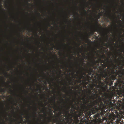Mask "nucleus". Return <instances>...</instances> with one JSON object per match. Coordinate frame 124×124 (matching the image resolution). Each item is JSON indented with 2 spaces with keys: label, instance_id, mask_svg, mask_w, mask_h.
<instances>
[{
  "label": "nucleus",
  "instance_id": "1",
  "mask_svg": "<svg viewBox=\"0 0 124 124\" xmlns=\"http://www.w3.org/2000/svg\"><path fill=\"white\" fill-rule=\"evenodd\" d=\"M111 68L110 66L108 67L111 71L110 72L108 71L109 78L106 79L105 82L107 84L110 82L111 84L112 85L113 81L116 79V77L118 76V79L115 83V85L116 88L120 90L117 91V93L118 96H117V98L124 101V69L122 67L121 70H116L115 71L114 69Z\"/></svg>",
  "mask_w": 124,
  "mask_h": 124
},
{
  "label": "nucleus",
  "instance_id": "2",
  "mask_svg": "<svg viewBox=\"0 0 124 124\" xmlns=\"http://www.w3.org/2000/svg\"><path fill=\"white\" fill-rule=\"evenodd\" d=\"M95 90L92 91L89 90L88 92L87 98V102L88 103L89 100L91 99L93 101H90L91 102L88 104V107H86V110H85L86 113L88 111L89 113H92L94 114L98 110H100L102 108V106L103 105V103H102V101H105L106 98H101L99 95V93H96Z\"/></svg>",
  "mask_w": 124,
  "mask_h": 124
},
{
  "label": "nucleus",
  "instance_id": "3",
  "mask_svg": "<svg viewBox=\"0 0 124 124\" xmlns=\"http://www.w3.org/2000/svg\"><path fill=\"white\" fill-rule=\"evenodd\" d=\"M53 113L52 111H51L50 115L49 117H46V118L47 119V120L44 119V120H41V119L39 120V119H38L37 120H35V117L36 116V113H34V118L35 121V122L32 123H31V121L30 120V124H49L50 122H52V124H65V121L64 120L62 123H61V120L62 121V120L65 119L63 117V115L61 114V113H60L59 116H57V118L56 119H53L52 120V119L54 117V116H53Z\"/></svg>",
  "mask_w": 124,
  "mask_h": 124
},
{
  "label": "nucleus",
  "instance_id": "4",
  "mask_svg": "<svg viewBox=\"0 0 124 124\" xmlns=\"http://www.w3.org/2000/svg\"><path fill=\"white\" fill-rule=\"evenodd\" d=\"M83 113L79 112L78 115L76 114L74 116V119H72V117L70 118V119L69 117H67L65 120H61V122L62 123L64 120H65V124H83L81 123H79V120L78 119V117H81V116H82Z\"/></svg>",
  "mask_w": 124,
  "mask_h": 124
},
{
  "label": "nucleus",
  "instance_id": "5",
  "mask_svg": "<svg viewBox=\"0 0 124 124\" xmlns=\"http://www.w3.org/2000/svg\"><path fill=\"white\" fill-rule=\"evenodd\" d=\"M124 117L121 114H117L112 122V124H123L124 123Z\"/></svg>",
  "mask_w": 124,
  "mask_h": 124
},
{
  "label": "nucleus",
  "instance_id": "6",
  "mask_svg": "<svg viewBox=\"0 0 124 124\" xmlns=\"http://www.w3.org/2000/svg\"><path fill=\"white\" fill-rule=\"evenodd\" d=\"M116 94L115 92H112L111 93H110L108 94L107 95H105L104 98H106L105 100V101H102V103H103V106H102V108L101 109H100V110H101V111H103L104 109L106 107L104 105V103H106L107 101H108V100L107 99V98H108L109 100H111L114 99V96L115 95H116Z\"/></svg>",
  "mask_w": 124,
  "mask_h": 124
},
{
  "label": "nucleus",
  "instance_id": "7",
  "mask_svg": "<svg viewBox=\"0 0 124 124\" xmlns=\"http://www.w3.org/2000/svg\"><path fill=\"white\" fill-rule=\"evenodd\" d=\"M94 78L95 79H97V83H98V85L97 88H98L99 90V94L100 95L101 94V87L100 86V85H101L102 82L101 80H102V78H101V76H100V74H98V73H96L94 76Z\"/></svg>",
  "mask_w": 124,
  "mask_h": 124
},
{
  "label": "nucleus",
  "instance_id": "8",
  "mask_svg": "<svg viewBox=\"0 0 124 124\" xmlns=\"http://www.w3.org/2000/svg\"><path fill=\"white\" fill-rule=\"evenodd\" d=\"M101 114V113H97L94 116L95 117V123L96 124H105L104 123H102L103 120L100 118V116Z\"/></svg>",
  "mask_w": 124,
  "mask_h": 124
},
{
  "label": "nucleus",
  "instance_id": "9",
  "mask_svg": "<svg viewBox=\"0 0 124 124\" xmlns=\"http://www.w3.org/2000/svg\"><path fill=\"white\" fill-rule=\"evenodd\" d=\"M64 107L66 109L63 110V111H64L65 112L64 113H63V114L64 115V116L66 117V119L67 117H69V119H70V118L69 117V116L70 115V114L69 113V108H70V105H67V107L66 105Z\"/></svg>",
  "mask_w": 124,
  "mask_h": 124
},
{
  "label": "nucleus",
  "instance_id": "10",
  "mask_svg": "<svg viewBox=\"0 0 124 124\" xmlns=\"http://www.w3.org/2000/svg\"><path fill=\"white\" fill-rule=\"evenodd\" d=\"M108 70L107 69H106L103 71V73H105V74H103V73H102L100 75V76H101V78H105V79L104 80V81L107 78H109V76H108ZM105 83V82H104Z\"/></svg>",
  "mask_w": 124,
  "mask_h": 124
},
{
  "label": "nucleus",
  "instance_id": "11",
  "mask_svg": "<svg viewBox=\"0 0 124 124\" xmlns=\"http://www.w3.org/2000/svg\"><path fill=\"white\" fill-rule=\"evenodd\" d=\"M96 25L97 27L94 28L93 31L91 32L90 33V34L91 36H92V35H93V33L94 32H100L101 31V30L99 28V27H100L101 28H102V27H100L98 25V22H97Z\"/></svg>",
  "mask_w": 124,
  "mask_h": 124
},
{
  "label": "nucleus",
  "instance_id": "12",
  "mask_svg": "<svg viewBox=\"0 0 124 124\" xmlns=\"http://www.w3.org/2000/svg\"><path fill=\"white\" fill-rule=\"evenodd\" d=\"M93 81L94 82V83H93V86H94H94H95V93H99L98 88H97V81L96 79H93ZM100 90V89L99 90Z\"/></svg>",
  "mask_w": 124,
  "mask_h": 124
},
{
  "label": "nucleus",
  "instance_id": "13",
  "mask_svg": "<svg viewBox=\"0 0 124 124\" xmlns=\"http://www.w3.org/2000/svg\"><path fill=\"white\" fill-rule=\"evenodd\" d=\"M23 115V113L21 114V116H20V117L21 119V120H20V121H18L17 120H16L15 119L11 118V119L13 121H14V122H16V123H15V124H19L20 123H22L23 122L24 123H26L27 121H26L24 120L25 121H23V117H22V115Z\"/></svg>",
  "mask_w": 124,
  "mask_h": 124
},
{
  "label": "nucleus",
  "instance_id": "14",
  "mask_svg": "<svg viewBox=\"0 0 124 124\" xmlns=\"http://www.w3.org/2000/svg\"><path fill=\"white\" fill-rule=\"evenodd\" d=\"M106 83V84L107 85H112V84H111V83H108L107 84L106 83H105L104 82H102L101 85H100V86L101 87V94H102V91H104L105 90V89L104 86L105 85V84Z\"/></svg>",
  "mask_w": 124,
  "mask_h": 124
},
{
  "label": "nucleus",
  "instance_id": "15",
  "mask_svg": "<svg viewBox=\"0 0 124 124\" xmlns=\"http://www.w3.org/2000/svg\"><path fill=\"white\" fill-rule=\"evenodd\" d=\"M110 62L111 63V64L110 65V67L113 68L116 70L117 68V64L114 63L111 60Z\"/></svg>",
  "mask_w": 124,
  "mask_h": 124
},
{
  "label": "nucleus",
  "instance_id": "16",
  "mask_svg": "<svg viewBox=\"0 0 124 124\" xmlns=\"http://www.w3.org/2000/svg\"><path fill=\"white\" fill-rule=\"evenodd\" d=\"M85 78L84 76H83V75H82L80 76L78 78V80H76V81L78 83H81L82 81L81 79L83 78Z\"/></svg>",
  "mask_w": 124,
  "mask_h": 124
},
{
  "label": "nucleus",
  "instance_id": "17",
  "mask_svg": "<svg viewBox=\"0 0 124 124\" xmlns=\"http://www.w3.org/2000/svg\"><path fill=\"white\" fill-rule=\"evenodd\" d=\"M113 57H114V58L113 59V62L114 63H117L118 62L117 60V56H114V55H113Z\"/></svg>",
  "mask_w": 124,
  "mask_h": 124
},
{
  "label": "nucleus",
  "instance_id": "18",
  "mask_svg": "<svg viewBox=\"0 0 124 124\" xmlns=\"http://www.w3.org/2000/svg\"><path fill=\"white\" fill-rule=\"evenodd\" d=\"M92 62L93 64L94 65H95L96 64V63H99V61H95L94 60H92Z\"/></svg>",
  "mask_w": 124,
  "mask_h": 124
},
{
  "label": "nucleus",
  "instance_id": "19",
  "mask_svg": "<svg viewBox=\"0 0 124 124\" xmlns=\"http://www.w3.org/2000/svg\"><path fill=\"white\" fill-rule=\"evenodd\" d=\"M87 71H90L91 73H92L93 72V69H92V68H91L90 67L89 70H87Z\"/></svg>",
  "mask_w": 124,
  "mask_h": 124
},
{
  "label": "nucleus",
  "instance_id": "20",
  "mask_svg": "<svg viewBox=\"0 0 124 124\" xmlns=\"http://www.w3.org/2000/svg\"><path fill=\"white\" fill-rule=\"evenodd\" d=\"M111 17L112 16L111 15V14L110 13H109L107 14V17L108 18H109L110 19H111Z\"/></svg>",
  "mask_w": 124,
  "mask_h": 124
},
{
  "label": "nucleus",
  "instance_id": "21",
  "mask_svg": "<svg viewBox=\"0 0 124 124\" xmlns=\"http://www.w3.org/2000/svg\"><path fill=\"white\" fill-rule=\"evenodd\" d=\"M91 85V88L92 90H96L95 88L94 87V86H93V84Z\"/></svg>",
  "mask_w": 124,
  "mask_h": 124
},
{
  "label": "nucleus",
  "instance_id": "22",
  "mask_svg": "<svg viewBox=\"0 0 124 124\" xmlns=\"http://www.w3.org/2000/svg\"><path fill=\"white\" fill-rule=\"evenodd\" d=\"M25 118L27 119L28 121H29L30 118V116H27L25 117Z\"/></svg>",
  "mask_w": 124,
  "mask_h": 124
},
{
  "label": "nucleus",
  "instance_id": "23",
  "mask_svg": "<svg viewBox=\"0 0 124 124\" xmlns=\"http://www.w3.org/2000/svg\"><path fill=\"white\" fill-rule=\"evenodd\" d=\"M88 72V74L89 75H91V76L93 77V74L92 73H91L90 71H87Z\"/></svg>",
  "mask_w": 124,
  "mask_h": 124
},
{
  "label": "nucleus",
  "instance_id": "24",
  "mask_svg": "<svg viewBox=\"0 0 124 124\" xmlns=\"http://www.w3.org/2000/svg\"><path fill=\"white\" fill-rule=\"evenodd\" d=\"M67 87H66V86L65 87V88L63 89V92H66V91H67Z\"/></svg>",
  "mask_w": 124,
  "mask_h": 124
},
{
  "label": "nucleus",
  "instance_id": "25",
  "mask_svg": "<svg viewBox=\"0 0 124 124\" xmlns=\"http://www.w3.org/2000/svg\"><path fill=\"white\" fill-rule=\"evenodd\" d=\"M1 92L3 93H5V90L4 89H0Z\"/></svg>",
  "mask_w": 124,
  "mask_h": 124
},
{
  "label": "nucleus",
  "instance_id": "26",
  "mask_svg": "<svg viewBox=\"0 0 124 124\" xmlns=\"http://www.w3.org/2000/svg\"><path fill=\"white\" fill-rule=\"evenodd\" d=\"M6 77V76H9L8 75V74L7 73V72H5L4 73Z\"/></svg>",
  "mask_w": 124,
  "mask_h": 124
},
{
  "label": "nucleus",
  "instance_id": "27",
  "mask_svg": "<svg viewBox=\"0 0 124 124\" xmlns=\"http://www.w3.org/2000/svg\"><path fill=\"white\" fill-rule=\"evenodd\" d=\"M101 65L102 66H103L104 68H105L107 66V65H104V64H101Z\"/></svg>",
  "mask_w": 124,
  "mask_h": 124
},
{
  "label": "nucleus",
  "instance_id": "28",
  "mask_svg": "<svg viewBox=\"0 0 124 124\" xmlns=\"http://www.w3.org/2000/svg\"><path fill=\"white\" fill-rule=\"evenodd\" d=\"M54 101V102H55V97H54L53 98Z\"/></svg>",
  "mask_w": 124,
  "mask_h": 124
},
{
  "label": "nucleus",
  "instance_id": "29",
  "mask_svg": "<svg viewBox=\"0 0 124 124\" xmlns=\"http://www.w3.org/2000/svg\"><path fill=\"white\" fill-rule=\"evenodd\" d=\"M89 81V80L88 79H86L85 80V81Z\"/></svg>",
  "mask_w": 124,
  "mask_h": 124
},
{
  "label": "nucleus",
  "instance_id": "30",
  "mask_svg": "<svg viewBox=\"0 0 124 124\" xmlns=\"http://www.w3.org/2000/svg\"><path fill=\"white\" fill-rule=\"evenodd\" d=\"M56 48L58 50H59L60 49V47L59 46H57Z\"/></svg>",
  "mask_w": 124,
  "mask_h": 124
},
{
  "label": "nucleus",
  "instance_id": "31",
  "mask_svg": "<svg viewBox=\"0 0 124 124\" xmlns=\"http://www.w3.org/2000/svg\"><path fill=\"white\" fill-rule=\"evenodd\" d=\"M86 57V56L85 55H84V59H83V61H85V60H84V59Z\"/></svg>",
  "mask_w": 124,
  "mask_h": 124
},
{
  "label": "nucleus",
  "instance_id": "32",
  "mask_svg": "<svg viewBox=\"0 0 124 124\" xmlns=\"http://www.w3.org/2000/svg\"><path fill=\"white\" fill-rule=\"evenodd\" d=\"M93 58H94V59H96V57H94V55H93Z\"/></svg>",
  "mask_w": 124,
  "mask_h": 124
},
{
  "label": "nucleus",
  "instance_id": "33",
  "mask_svg": "<svg viewBox=\"0 0 124 124\" xmlns=\"http://www.w3.org/2000/svg\"><path fill=\"white\" fill-rule=\"evenodd\" d=\"M119 54L122 57L121 58H123V57L122 56V55L121 54Z\"/></svg>",
  "mask_w": 124,
  "mask_h": 124
},
{
  "label": "nucleus",
  "instance_id": "34",
  "mask_svg": "<svg viewBox=\"0 0 124 124\" xmlns=\"http://www.w3.org/2000/svg\"><path fill=\"white\" fill-rule=\"evenodd\" d=\"M124 51V45H123V51Z\"/></svg>",
  "mask_w": 124,
  "mask_h": 124
},
{
  "label": "nucleus",
  "instance_id": "35",
  "mask_svg": "<svg viewBox=\"0 0 124 124\" xmlns=\"http://www.w3.org/2000/svg\"><path fill=\"white\" fill-rule=\"evenodd\" d=\"M71 104H72V105L73 106H74V104H73V103L72 102L71 103Z\"/></svg>",
  "mask_w": 124,
  "mask_h": 124
},
{
  "label": "nucleus",
  "instance_id": "36",
  "mask_svg": "<svg viewBox=\"0 0 124 124\" xmlns=\"http://www.w3.org/2000/svg\"><path fill=\"white\" fill-rule=\"evenodd\" d=\"M101 57L102 59L103 58V56L102 55H101Z\"/></svg>",
  "mask_w": 124,
  "mask_h": 124
},
{
  "label": "nucleus",
  "instance_id": "37",
  "mask_svg": "<svg viewBox=\"0 0 124 124\" xmlns=\"http://www.w3.org/2000/svg\"><path fill=\"white\" fill-rule=\"evenodd\" d=\"M83 11H84L85 12L86 11H85V9H84V8H83Z\"/></svg>",
  "mask_w": 124,
  "mask_h": 124
},
{
  "label": "nucleus",
  "instance_id": "38",
  "mask_svg": "<svg viewBox=\"0 0 124 124\" xmlns=\"http://www.w3.org/2000/svg\"><path fill=\"white\" fill-rule=\"evenodd\" d=\"M109 59H107V60H108V62H109Z\"/></svg>",
  "mask_w": 124,
  "mask_h": 124
},
{
  "label": "nucleus",
  "instance_id": "39",
  "mask_svg": "<svg viewBox=\"0 0 124 124\" xmlns=\"http://www.w3.org/2000/svg\"><path fill=\"white\" fill-rule=\"evenodd\" d=\"M46 30L47 31H48V30L47 29V28H46Z\"/></svg>",
  "mask_w": 124,
  "mask_h": 124
},
{
  "label": "nucleus",
  "instance_id": "40",
  "mask_svg": "<svg viewBox=\"0 0 124 124\" xmlns=\"http://www.w3.org/2000/svg\"><path fill=\"white\" fill-rule=\"evenodd\" d=\"M12 90H11V89H10V92H12Z\"/></svg>",
  "mask_w": 124,
  "mask_h": 124
},
{
  "label": "nucleus",
  "instance_id": "41",
  "mask_svg": "<svg viewBox=\"0 0 124 124\" xmlns=\"http://www.w3.org/2000/svg\"><path fill=\"white\" fill-rule=\"evenodd\" d=\"M84 75H86V74L85 73H84Z\"/></svg>",
  "mask_w": 124,
  "mask_h": 124
},
{
  "label": "nucleus",
  "instance_id": "42",
  "mask_svg": "<svg viewBox=\"0 0 124 124\" xmlns=\"http://www.w3.org/2000/svg\"><path fill=\"white\" fill-rule=\"evenodd\" d=\"M37 14H38L39 15H40V14L39 13H37Z\"/></svg>",
  "mask_w": 124,
  "mask_h": 124
},
{
  "label": "nucleus",
  "instance_id": "43",
  "mask_svg": "<svg viewBox=\"0 0 124 124\" xmlns=\"http://www.w3.org/2000/svg\"><path fill=\"white\" fill-rule=\"evenodd\" d=\"M71 84H72V80H71Z\"/></svg>",
  "mask_w": 124,
  "mask_h": 124
},
{
  "label": "nucleus",
  "instance_id": "44",
  "mask_svg": "<svg viewBox=\"0 0 124 124\" xmlns=\"http://www.w3.org/2000/svg\"><path fill=\"white\" fill-rule=\"evenodd\" d=\"M119 58V60L120 61V60H121V58H120V59H119V58Z\"/></svg>",
  "mask_w": 124,
  "mask_h": 124
},
{
  "label": "nucleus",
  "instance_id": "45",
  "mask_svg": "<svg viewBox=\"0 0 124 124\" xmlns=\"http://www.w3.org/2000/svg\"><path fill=\"white\" fill-rule=\"evenodd\" d=\"M107 22H109V20H107Z\"/></svg>",
  "mask_w": 124,
  "mask_h": 124
},
{
  "label": "nucleus",
  "instance_id": "46",
  "mask_svg": "<svg viewBox=\"0 0 124 124\" xmlns=\"http://www.w3.org/2000/svg\"><path fill=\"white\" fill-rule=\"evenodd\" d=\"M105 87H106V88L107 87V85H105Z\"/></svg>",
  "mask_w": 124,
  "mask_h": 124
},
{
  "label": "nucleus",
  "instance_id": "47",
  "mask_svg": "<svg viewBox=\"0 0 124 124\" xmlns=\"http://www.w3.org/2000/svg\"><path fill=\"white\" fill-rule=\"evenodd\" d=\"M76 13L77 14V15H78V13L77 12H76Z\"/></svg>",
  "mask_w": 124,
  "mask_h": 124
},
{
  "label": "nucleus",
  "instance_id": "48",
  "mask_svg": "<svg viewBox=\"0 0 124 124\" xmlns=\"http://www.w3.org/2000/svg\"><path fill=\"white\" fill-rule=\"evenodd\" d=\"M108 36H107V39H108Z\"/></svg>",
  "mask_w": 124,
  "mask_h": 124
},
{
  "label": "nucleus",
  "instance_id": "49",
  "mask_svg": "<svg viewBox=\"0 0 124 124\" xmlns=\"http://www.w3.org/2000/svg\"><path fill=\"white\" fill-rule=\"evenodd\" d=\"M63 44H64V45H66V44H65V43H63Z\"/></svg>",
  "mask_w": 124,
  "mask_h": 124
},
{
  "label": "nucleus",
  "instance_id": "50",
  "mask_svg": "<svg viewBox=\"0 0 124 124\" xmlns=\"http://www.w3.org/2000/svg\"><path fill=\"white\" fill-rule=\"evenodd\" d=\"M10 123L11 124H13L12 123V121H11V122H10Z\"/></svg>",
  "mask_w": 124,
  "mask_h": 124
},
{
  "label": "nucleus",
  "instance_id": "51",
  "mask_svg": "<svg viewBox=\"0 0 124 124\" xmlns=\"http://www.w3.org/2000/svg\"><path fill=\"white\" fill-rule=\"evenodd\" d=\"M72 67V70H74V69H73V67Z\"/></svg>",
  "mask_w": 124,
  "mask_h": 124
},
{
  "label": "nucleus",
  "instance_id": "52",
  "mask_svg": "<svg viewBox=\"0 0 124 124\" xmlns=\"http://www.w3.org/2000/svg\"><path fill=\"white\" fill-rule=\"evenodd\" d=\"M85 98H83L82 99V100H85Z\"/></svg>",
  "mask_w": 124,
  "mask_h": 124
},
{
  "label": "nucleus",
  "instance_id": "53",
  "mask_svg": "<svg viewBox=\"0 0 124 124\" xmlns=\"http://www.w3.org/2000/svg\"><path fill=\"white\" fill-rule=\"evenodd\" d=\"M84 64V63L83 62H82V64Z\"/></svg>",
  "mask_w": 124,
  "mask_h": 124
},
{
  "label": "nucleus",
  "instance_id": "54",
  "mask_svg": "<svg viewBox=\"0 0 124 124\" xmlns=\"http://www.w3.org/2000/svg\"><path fill=\"white\" fill-rule=\"evenodd\" d=\"M62 100L63 101H64V100H63V99H62Z\"/></svg>",
  "mask_w": 124,
  "mask_h": 124
},
{
  "label": "nucleus",
  "instance_id": "55",
  "mask_svg": "<svg viewBox=\"0 0 124 124\" xmlns=\"http://www.w3.org/2000/svg\"><path fill=\"white\" fill-rule=\"evenodd\" d=\"M120 25L121 26H122V25H121V24H120Z\"/></svg>",
  "mask_w": 124,
  "mask_h": 124
},
{
  "label": "nucleus",
  "instance_id": "56",
  "mask_svg": "<svg viewBox=\"0 0 124 124\" xmlns=\"http://www.w3.org/2000/svg\"><path fill=\"white\" fill-rule=\"evenodd\" d=\"M119 21H120V22H121V21L120 20H119Z\"/></svg>",
  "mask_w": 124,
  "mask_h": 124
},
{
  "label": "nucleus",
  "instance_id": "57",
  "mask_svg": "<svg viewBox=\"0 0 124 124\" xmlns=\"http://www.w3.org/2000/svg\"><path fill=\"white\" fill-rule=\"evenodd\" d=\"M3 124H7L4 123H3Z\"/></svg>",
  "mask_w": 124,
  "mask_h": 124
},
{
  "label": "nucleus",
  "instance_id": "58",
  "mask_svg": "<svg viewBox=\"0 0 124 124\" xmlns=\"http://www.w3.org/2000/svg\"><path fill=\"white\" fill-rule=\"evenodd\" d=\"M50 52V53H51V54H52V52Z\"/></svg>",
  "mask_w": 124,
  "mask_h": 124
},
{
  "label": "nucleus",
  "instance_id": "59",
  "mask_svg": "<svg viewBox=\"0 0 124 124\" xmlns=\"http://www.w3.org/2000/svg\"><path fill=\"white\" fill-rule=\"evenodd\" d=\"M27 4H29V3L28 2H27Z\"/></svg>",
  "mask_w": 124,
  "mask_h": 124
},
{
  "label": "nucleus",
  "instance_id": "60",
  "mask_svg": "<svg viewBox=\"0 0 124 124\" xmlns=\"http://www.w3.org/2000/svg\"><path fill=\"white\" fill-rule=\"evenodd\" d=\"M40 90H41V88H40Z\"/></svg>",
  "mask_w": 124,
  "mask_h": 124
},
{
  "label": "nucleus",
  "instance_id": "61",
  "mask_svg": "<svg viewBox=\"0 0 124 124\" xmlns=\"http://www.w3.org/2000/svg\"><path fill=\"white\" fill-rule=\"evenodd\" d=\"M70 15H71V14H70Z\"/></svg>",
  "mask_w": 124,
  "mask_h": 124
},
{
  "label": "nucleus",
  "instance_id": "62",
  "mask_svg": "<svg viewBox=\"0 0 124 124\" xmlns=\"http://www.w3.org/2000/svg\"><path fill=\"white\" fill-rule=\"evenodd\" d=\"M123 66H124V64H123Z\"/></svg>",
  "mask_w": 124,
  "mask_h": 124
},
{
  "label": "nucleus",
  "instance_id": "63",
  "mask_svg": "<svg viewBox=\"0 0 124 124\" xmlns=\"http://www.w3.org/2000/svg\"><path fill=\"white\" fill-rule=\"evenodd\" d=\"M118 5V4H117V5Z\"/></svg>",
  "mask_w": 124,
  "mask_h": 124
},
{
  "label": "nucleus",
  "instance_id": "64",
  "mask_svg": "<svg viewBox=\"0 0 124 124\" xmlns=\"http://www.w3.org/2000/svg\"><path fill=\"white\" fill-rule=\"evenodd\" d=\"M39 42V43L40 44V43Z\"/></svg>",
  "mask_w": 124,
  "mask_h": 124
}]
</instances>
